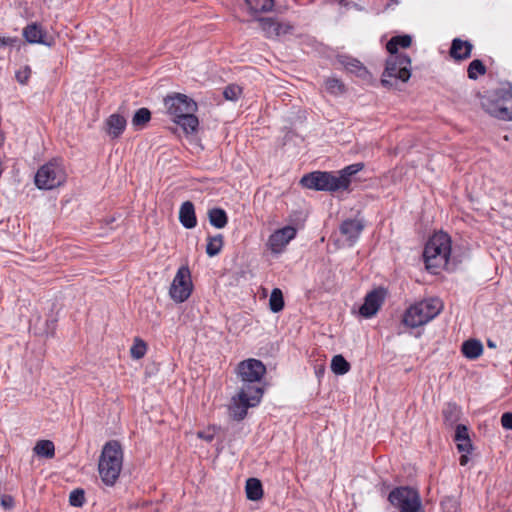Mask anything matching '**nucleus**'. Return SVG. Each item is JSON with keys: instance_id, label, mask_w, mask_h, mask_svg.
Returning <instances> with one entry per match:
<instances>
[{"instance_id": "1", "label": "nucleus", "mask_w": 512, "mask_h": 512, "mask_svg": "<svg viewBox=\"0 0 512 512\" xmlns=\"http://www.w3.org/2000/svg\"><path fill=\"white\" fill-rule=\"evenodd\" d=\"M266 372L264 364L256 359H247L239 363L237 374L243 384L232 397L229 412L233 419L243 420L249 408L259 405L263 389L257 384Z\"/></svg>"}, {"instance_id": "2", "label": "nucleus", "mask_w": 512, "mask_h": 512, "mask_svg": "<svg viewBox=\"0 0 512 512\" xmlns=\"http://www.w3.org/2000/svg\"><path fill=\"white\" fill-rule=\"evenodd\" d=\"M167 113L186 135L196 132L199 121L195 116L197 103L185 94L175 93L164 99Z\"/></svg>"}, {"instance_id": "3", "label": "nucleus", "mask_w": 512, "mask_h": 512, "mask_svg": "<svg viewBox=\"0 0 512 512\" xmlns=\"http://www.w3.org/2000/svg\"><path fill=\"white\" fill-rule=\"evenodd\" d=\"M123 465V452L121 445L115 441L107 442L102 449L98 471L101 480L107 486H112L118 479Z\"/></svg>"}, {"instance_id": "4", "label": "nucleus", "mask_w": 512, "mask_h": 512, "mask_svg": "<svg viewBox=\"0 0 512 512\" xmlns=\"http://www.w3.org/2000/svg\"><path fill=\"white\" fill-rule=\"evenodd\" d=\"M439 298H428L409 306L403 314L402 323L409 328H417L434 319L443 309Z\"/></svg>"}, {"instance_id": "5", "label": "nucleus", "mask_w": 512, "mask_h": 512, "mask_svg": "<svg viewBox=\"0 0 512 512\" xmlns=\"http://www.w3.org/2000/svg\"><path fill=\"white\" fill-rule=\"evenodd\" d=\"M412 61L406 54H393L387 57L381 76L384 87L396 88L399 83H406L411 77Z\"/></svg>"}, {"instance_id": "6", "label": "nucleus", "mask_w": 512, "mask_h": 512, "mask_svg": "<svg viewBox=\"0 0 512 512\" xmlns=\"http://www.w3.org/2000/svg\"><path fill=\"white\" fill-rule=\"evenodd\" d=\"M423 257L426 269L432 274H438L448 264V235L443 231L435 233L428 240Z\"/></svg>"}, {"instance_id": "7", "label": "nucleus", "mask_w": 512, "mask_h": 512, "mask_svg": "<svg viewBox=\"0 0 512 512\" xmlns=\"http://www.w3.org/2000/svg\"><path fill=\"white\" fill-rule=\"evenodd\" d=\"M67 170L60 158H53L40 166L35 174V185L41 190L56 189L67 181Z\"/></svg>"}, {"instance_id": "8", "label": "nucleus", "mask_w": 512, "mask_h": 512, "mask_svg": "<svg viewBox=\"0 0 512 512\" xmlns=\"http://www.w3.org/2000/svg\"><path fill=\"white\" fill-rule=\"evenodd\" d=\"M483 109L500 120L512 121V90L499 89L484 96L481 101Z\"/></svg>"}, {"instance_id": "9", "label": "nucleus", "mask_w": 512, "mask_h": 512, "mask_svg": "<svg viewBox=\"0 0 512 512\" xmlns=\"http://www.w3.org/2000/svg\"><path fill=\"white\" fill-rule=\"evenodd\" d=\"M300 182L305 188L318 191L335 192L347 189V182L334 172H311L304 175Z\"/></svg>"}, {"instance_id": "10", "label": "nucleus", "mask_w": 512, "mask_h": 512, "mask_svg": "<svg viewBox=\"0 0 512 512\" xmlns=\"http://www.w3.org/2000/svg\"><path fill=\"white\" fill-rule=\"evenodd\" d=\"M388 499L400 512H422L419 494L412 488H396L390 492Z\"/></svg>"}, {"instance_id": "11", "label": "nucleus", "mask_w": 512, "mask_h": 512, "mask_svg": "<svg viewBox=\"0 0 512 512\" xmlns=\"http://www.w3.org/2000/svg\"><path fill=\"white\" fill-rule=\"evenodd\" d=\"M192 288L190 270L187 266H181L172 281L170 296L174 301L182 303L191 295Z\"/></svg>"}, {"instance_id": "12", "label": "nucleus", "mask_w": 512, "mask_h": 512, "mask_svg": "<svg viewBox=\"0 0 512 512\" xmlns=\"http://www.w3.org/2000/svg\"><path fill=\"white\" fill-rule=\"evenodd\" d=\"M364 225L359 219H347L339 227L337 242L342 247H352L358 240Z\"/></svg>"}, {"instance_id": "13", "label": "nucleus", "mask_w": 512, "mask_h": 512, "mask_svg": "<svg viewBox=\"0 0 512 512\" xmlns=\"http://www.w3.org/2000/svg\"><path fill=\"white\" fill-rule=\"evenodd\" d=\"M297 229L288 225L275 230L268 238L267 246L274 254L282 253L287 245L296 237Z\"/></svg>"}, {"instance_id": "14", "label": "nucleus", "mask_w": 512, "mask_h": 512, "mask_svg": "<svg viewBox=\"0 0 512 512\" xmlns=\"http://www.w3.org/2000/svg\"><path fill=\"white\" fill-rule=\"evenodd\" d=\"M454 441L458 452L461 453L459 459L460 465L465 466L469 462L468 455L473 451V444L467 426L462 424L456 426Z\"/></svg>"}, {"instance_id": "15", "label": "nucleus", "mask_w": 512, "mask_h": 512, "mask_svg": "<svg viewBox=\"0 0 512 512\" xmlns=\"http://www.w3.org/2000/svg\"><path fill=\"white\" fill-rule=\"evenodd\" d=\"M23 37L30 44H42L48 47L54 45V39L47 34L45 29L38 23H30L23 28Z\"/></svg>"}, {"instance_id": "16", "label": "nucleus", "mask_w": 512, "mask_h": 512, "mask_svg": "<svg viewBox=\"0 0 512 512\" xmlns=\"http://www.w3.org/2000/svg\"><path fill=\"white\" fill-rule=\"evenodd\" d=\"M385 296L386 291L383 288L374 289L369 292L364 299V303L359 309V313L366 318L372 317L380 309Z\"/></svg>"}, {"instance_id": "17", "label": "nucleus", "mask_w": 512, "mask_h": 512, "mask_svg": "<svg viewBox=\"0 0 512 512\" xmlns=\"http://www.w3.org/2000/svg\"><path fill=\"white\" fill-rule=\"evenodd\" d=\"M106 125V133L112 139L119 138L124 132L127 121L126 118L119 114L113 113L111 114L105 121Z\"/></svg>"}, {"instance_id": "18", "label": "nucleus", "mask_w": 512, "mask_h": 512, "mask_svg": "<svg viewBox=\"0 0 512 512\" xmlns=\"http://www.w3.org/2000/svg\"><path fill=\"white\" fill-rule=\"evenodd\" d=\"M179 221L186 229H192L197 225L195 208L191 201L182 203L179 209Z\"/></svg>"}, {"instance_id": "19", "label": "nucleus", "mask_w": 512, "mask_h": 512, "mask_svg": "<svg viewBox=\"0 0 512 512\" xmlns=\"http://www.w3.org/2000/svg\"><path fill=\"white\" fill-rule=\"evenodd\" d=\"M247 11L255 20H258L259 14L266 13L274 7V0H245Z\"/></svg>"}, {"instance_id": "20", "label": "nucleus", "mask_w": 512, "mask_h": 512, "mask_svg": "<svg viewBox=\"0 0 512 512\" xmlns=\"http://www.w3.org/2000/svg\"><path fill=\"white\" fill-rule=\"evenodd\" d=\"M472 47L470 42L456 38L450 47V57L456 60L468 59L471 55Z\"/></svg>"}, {"instance_id": "21", "label": "nucleus", "mask_w": 512, "mask_h": 512, "mask_svg": "<svg viewBox=\"0 0 512 512\" xmlns=\"http://www.w3.org/2000/svg\"><path fill=\"white\" fill-rule=\"evenodd\" d=\"M413 38L411 35H397L393 36L386 44V49L390 55L400 54L399 49L409 48L412 44Z\"/></svg>"}, {"instance_id": "22", "label": "nucleus", "mask_w": 512, "mask_h": 512, "mask_svg": "<svg viewBox=\"0 0 512 512\" xmlns=\"http://www.w3.org/2000/svg\"><path fill=\"white\" fill-rule=\"evenodd\" d=\"M338 61L347 71L356 74L358 77L364 78L368 74L367 69L355 58L342 55L339 56Z\"/></svg>"}, {"instance_id": "23", "label": "nucleus", "mask_w": 512, "mask_h": 512, "mask_svg": "<svg viewBox=\"0 0 512 512\" xmlns=\"http://www.w3.org/2000/svg\"><path fill=\"white\" fill-rule=\"evenodd\" d=\"M462 353L469 359H476L483 353V345L479 340L470 339L462 344Z\"/></svg>"}, {"instance_id": "24", "label": "nucleus", "mask_w": 512, "mask_h": 512, "mask_svg": "<svg viewBox=\"0 0 512 512\" xmlns=\"http://www.w3.org/2000/svg\"><path fill=\"white\" fill-rule=\"evenodd\" d=\"M208 218H209L210 224L217 229L224 228L228 222L227 214L221 208L210 209L208 211Z\"/></svg>"}, {"instance_id": "25", "label": "nucleus", "mask_w": 512, "mask_h": 512, "mask_svg": "<svg viewBox=\"0 0 512 512\" xmlns=\"http://www.w3.org/2000/svg\"><path fill=\"white\" fill-rule=\"evenodd\" d=\"M246 495L249 500L257 501L263 496V489L261 482L256 478H249L246 481Z\"/></svg>"}, {"instance_id": "26", "label": "nucleus", "mask_w": 512, "mask_h": 512, "mask_svg": "<svg viewBox=\"0 0 512 512\" xmlns=\"http://www.w3.org/2000/svg\"><path fill=\"white\" fill-rule=\"evenodd\" d=\"M33 450L36 455L46 458H52L55 454L54 444L49 440L38 441Z\"/></svg>"}, {"instance_id": "27", "label": "nucleus", "mask_w": 512, "mask_h": 512, "mask_svg": "<svg viewBox=\"0 0 512 512\" xmlns=\"http://www.w3.org/2000/svg\"><path fill=\"white\" fill-rule=\"evenodd\" d=\"M223 236L221 234H217L215 236L208 237V242L206 245V253L210 256H216L220 253L223 247Z\"/></svg>"}, {"instance_id": "28", "label": "nucleus", "mask_w": 512, "mask_h": 512, "mask_svg": "<svg viewBox=\"0 0 512 512\" xmlns=\"http://www.w3.org/2000/svg\"><path fill=\"white\" fill-rule=\"evenodd\" d=\"M260 27L263 33L268 38H277L276 20L273 18H259Z\"/></svg>"}, {"instance_id": "29", "label": "nucleus", "mask_w": 512, "mask_h": 512, "mask_svg": "<svg viewBox=\"0 0 512 512\" xmlns=\"http://www.w3.org/2000/svg\"><path fill=\"white\" fill-rule=\"evenodd\" d=\"M363 168H364L363 163H361V162L354 163L349 166H346L341 171L337 172V174H338L339 178H343L347 182V188H348L350 185V182H351L350 177L355 175L356 173L360 172Z\"/></svg>"}, {"instance_id": "30", "label": "nucleus", "mask_w": 512, "mask_h": 512, "mask_svg": "<svg viewBox=\"0 0 512 512\" xmlns=\"http://www.w3.org/2000/svg\"><path fill=\"white\" fill-rule=\"evenodd\" d=\"M325 89L328 93L339 96L345 92V86L343 82L338 78H328L325 81Z\"/></svg>"}, {"instance_id": "31", "label": "nucleus", "mask_w": 512, "mask_h": 512, "mask_svg": "<svg viewBox=\"0 0 512 512\" xmlns=\"http://www.w3.org/2000/svg\"><path fill=\"white\" fill-rule=\"evenodd\" d=\"M331 369L335 374L343 375L349 371L350 365L342 355H335L331 361Z\"/></svg>"}, {"instance_id": "32", "label": "nucleus", "mask_w": 512, "mask_h": 512, "mask_svg": "<svg viewBox=\"0 0 512 512\" xmlns=\"http://www.w3.org/2000/svg\"><path fill=\"white\" fill-rule=\"evenodd\" d=\"M270 309L273 312H279L284 307V300L282 291L278 288L272 290L270 299H269Z\"/></svg>"}, {"instance_id": "33", "label": "nucleus", "mask_w": 512, "mask_h": 512, "mask_svg": "<svg viewBox=\"0 0 512 512\" xmlns=\"http://www.w3.org/2000/svg\"><path fill=\"white\" fill-rule=\"evenodd\" d=\"M150 119V111L147 108H140L135 112L132 118V124L137 128L143 127L146 123L150 121Z\"/></svg>"}, {"instance_id": "34", "label": "nucleus", "mask_w": 512, "mask_h": 512, "mask_svg": "<svg viewBox=\"0 0 512 512\" xmlns=\"http://www.w3.org/2000/svg\"><path fill=\"white\" fill-rule=\"evenodd\" d=\"M468 77L472 80H476L479 75L486 73V67L481 60L475 59L468 66Z\"/></svg>"}, {"instance_id": "35", "label": "nucleus", "mask_w": 512, "mask_h": 512, "mask_svg": "<svg viewBox=\"0 0 512 512\" xmlns=\"http://www.w3.org/2000/svg\"><path fill=\"white\" fill-rule=\"evenodd\" d=\"M146 351H147L146 343L143 340L136 338L134 340V343H133L131 349H130L131 357L136 360L141 359L146 354Z\"/></svg>"}, {"instance_id": "36", "label": "nucleus", "mask_w": 512, "mask_h": 512, "mask_svg": "<svg viewBox=\"0 0 512 512\" xmlns=\"http://www.w3.org/2000/svg\"><path fill=\"white\" fill-rule=\"evenodd\" d=\"M242 93V88L238 85H229L225 88L223 94L227 100L235 101Z\"/></svg>"}, {"instance_id": "37", "label": "nucleus", "mask_w": 512, "mask_h": 512, "mask_svg": "<svg viewBox=\"0 0 512 512\" xmlns=\"http://www.w3.org/2000/svg\"><path fill=\"white\" fill-rule=\"evenodd\" d=\"M69 502L74 507H81L84 503V492L82 490H73L69 496Z\"/></svg>"}, {"instance_id": "38", "label": "nucleus", "mask_w": 512, "mask_h": 512, "mask_svg": "<svg viewBox=\"0 0 512 512\" xmlns=\"http://www.w3.org/2000/svg\"><path fill=\"white\" fill-rule=\"evenodd\" d=\"M31 76V68L29 66H23L18 71H16L15 77L16 80L24 85L28 82L29 78Z\"/></svg>"}, {"instance_id": "39", "label": "nucleus", "mask_w": 512, "mask_h": 512, "mask_svg": "<svg viewBox=\"0 0 512 512\" xmlns=\"http://www.w3.org/2000/svg\"><path fill=\"white\" fill-rule=\"evenodd\" d=\"M293 29L289 22H276L277 38L292 33Z\"/></svg>"}, {"instance_id": "40", "label": "nucleus", "mask_w": 512, "mask_h": 512, "mask_svg": "<svg viewBox=\"0 0 512 512\" xmlns=\"http://www.w3.org/2000/svg\"><path fill=\"white\" fill-rule=\"evenodd\" d=\"M215 434V428H208L207 430L197 432V437L206 442H211L214 439Z\"/></svg>"}, {"instance_id": "41", "label": "nucleus", "mask_w": 512, "mask_h": 512, "mask_svg": "<svg viewBox=\"0 0 512 512\" xmlns=\"http://www.w3.org/2000/svg\"><path fill=\"white\" fill-rule=\"evenodd\" d=\"M19 42L17 37H0V48L13 47Z\"/></svg>"}, {"instance_id": "42", "label": "nucleus", "mask_w": 512, "mask_h": 512, "mask_svg": "<svg viewBox=\"0 0 512 512\" xmlns=\"http://www.w3.org/2000/svg\"><path fill=\"white\" fill-rule=\"evenodd\" d=\"M501 423L504 428L512 430V413H504L501 417Z\"/></svg>"}, {"instance_id": "43", "label": "nucleus", "mask_w": 512, "mask_h": 512, "mask_svg": "<svg viewBox=\"0 0 512 512\" xmlns=\"http://www.w3.org/2000/svg\"><path fill=\"white\" fill-rule=\"evenodd\" d=\"M1 503L5 508H10L13 505V499L10 496H4Z\"/></svg>"}, {"instance_id": "44", "label": "nucleus", "mask_w": 512, "mask_h": 512, "mask_svg": "<svg viewBox=\"0 0 512 512\" xmlns=\"http://www.w3.org/2000/svg\"><path fill=\"white\" fill-rule=\"evenodd\" d=\"M487 345L490 348H494L495 347V344L492 341H490V340L487 342Z\"/></svg>"}, {"instance_id": "45", "label": "nucleus", "mask_w": 512, "mask_h": 512, "mask_svg": "<svg viewBox=\"0 0 512 512\" xmlns=\"http://www.w3.org/2000/svg\"><path fill=\"white\" fill-rule=\"evenodd\" d=\"M449 251H450V252L452 251V248H451V247L449 248Z\"/></svg>"}]
</instances>
